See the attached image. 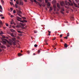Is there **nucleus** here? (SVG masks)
Segmentation results:
<instances>
[{"label": "nucleus", "mask_w": 79, "mask_h": 79, "mask_svg": "<svg viewBox=\"0 0 79 79\" xmlns=\"http://www.w3.org/2000/svg\"><path fill=\"white\" fill-rule=\"evenodd\" d=\"M16 3L17 4H19V5L20 6H22L24 5V2H23V1L21 0L20 1V2H18V0H17L16 2Z\"/></svg>", "instance_id": "obj_1"}, {"label": "nucleus", "mask_w": 79, "mask_h": 79, "mask_svg": "<svg viewBox=\"0 0 79 79\" xmlns=\"http://www.w3.org/2000/svg\"><path fill=\"white\" fill-rule=\"evenodd\" d=\"M69 2H67V1H65V4L66 5H73V3H72L71 1L69 0Z\"/></svg>", "instance_id": "obj_2"}, {"label": "nucleus", "mask_w": 79, "mask_h": 79, "mask_svg": "<svg viewBox=\"0 0 79 79\" xmlns=\"http://www.w3.org/2000/svg\"><path fill=\"white\" fill-rule=\"evenodd\" d=\"M3 40H5L6 41L7 43L9 44V45H12V41H11V40H9V41H8V40L6 39H3Z\"/></svg>", "instance_id": "obj_3"}, {"label": "nucleus", "mask_w": 79, "mask_h": 79, "mask_svg": "<svg viewBox=\"0 0 79 79\" xmlns=\"http://www.w3.org/2000/svg\"><path fill=\"white\" fill-rule=\"evenodd\" d=\"M11 42H12V45H13V44L14 45H15L16 44V38H11Z\"/></svg>", "instance_id": "obj_4"}, {"label": "nucleus", "mask_w": 79, "mask_h": 79, "mask_svg": "<svg viewBox=\"0 0 79 79\" xmlns=\"http://www.w3.org/2000/svg\"><path fill=\"white\" fill-rule=\"evenodd\" d=\"M20 24L21 25V26L18 25L16 26V27H17V28H19V27H21V26H22V27H24V24H23V23H20Z\"/></svg>", "instance_id": "obj_5"}, {"label": "nucleus", "mask_w": 79, "mask_h": 79, "mask_svg": "<svg viewBox=\"0 0 79 79\" xmlns=\"http://www.w3.org/2000/svg\"><path fill=\"white\" fill-rule=\"evenodd\" d=\"M60 4L61 6H64V2L63 1L60 2Z\"/></svg>", "instance_id": "obj_6"}, {"label": "nucleus", "mask_w": 79, "mask_h": 79, "mask_svg": "<svg viewBox=\"0 0 79 79\" xmlns=\"http://www.w3.org/2000/svg\"><path fill=\"white\" fill-rule=\"evenodd\" d=\"M53 8H54V10L55 11H56V5H53Z\"/></svg>", "instance_id": "obj_7"}, {"label": "nucleus", "mask_w": 79, "mask_h": 79, "mask_svg": "<svg viewBox=\"0 0 79 79\" xmlns=\"http://www.w3.org/2000/svg\"><path fill=\"white\" fill-rule=\"evenodd\" d=\"M73 4H74L75 6V7H76L77 8V7H78V6H77V4H76V3H74V1H73Z\"/></svg>", "instance_id": "obj_8"}, {"label": "nucleus", "mask_w": 79, "mask_h": 79, "mask_svg": "<svg viewBox=\"0 0 79 79\" xmlns=\"http://www.w3.org/2000/svg\"><path fill=\"white\" fill-rule=\"evenodd\" d=\"M17 20H18V21H20V20H21L22 19L20 17H17Z\"/></svg>", "instance_id": "obj_9"}, {"label": "nucleus", "mask_w": 79, "mask_h": 79, "mask_svg": "<svg viewBox=\"0 0 79 79\" xmlns=\"http://www.w3.org/2000/svg\"><path fill=\"white\" fill-rule=\"evenodd\" d=\"M64 11V9H62L60 11L61 12V13H62V14H64V13L63 12H62Z\"/></svg>", "instance_id": "obj_10"}, {"label": "nucleus", "mask_w": 79, "mask_h": 79, "mask_svg": "<svg viewBox=\"0 0 79 79\" xmlns=\"http://www.w3.org/2000/svg\"><path fill=\"white\" fill-rule=\"evenodd\" d=\"M57 6L58 8H60V4L57 3Z\"/></svg>", "instance_id": "obj_11"}, {"label": "nucleus", "mask_w": 79, "mask_h": 79, "mask_svg": "<svg viewBox=\"0 0 79 79\" xmlns=\"http://www.w3.org/2000/svg\"><path fill=\"white\" fill-rule=\"evenodd\" d=\"M2 43V44H6V42L5 41H4L3 40Z\"/></svg>", "instance_id": "obj_12"}, {"label": "nucleus", "mask_w": 79, "mask_h": 79, "mask_svg": "<svg viewBox=\"0 0 79 79\" xmlns=\"http://www.w3.org/2000/svg\"><path fill=\"white\" fill-rule=\"evenodd\" d=\"M10 31H11V32H15V30L13 29H11Z\"/></svg>", "instance_id": "obj_13"}, {"label": "nucleus", "mask_w": 79, "mask_h": 79, "mask_svg": "<svg viewBox=\"0 0 79 79\" xmlns=\"http://www.w3.org/2000/svg\"><path fill=\"white\" fill-rule=\"evenodd\" d=\"M10 35L12 37H15V35H14V34H13V33H11Z\"/></svg>", "instance_id": "obj_14"}, {"label": "nucleus", "mask_w": 79, "mask_h": 79, "mask_svg": "<svg viewBox=\"0 0 79 79\" xmlns=\"http://www.w3.org/2000/svg\"><path fill=\"white\" fill-rule=\"evenodd\" d=\"M3 26V23H0V27H2Z\"/></svg>", "instance_id": "obj_15"}, {"label": "nucleus", "mask_w": 79, "mask_h": 79, "mask_svg": "<svg viewBox=\"0 0 79 79\" xmlns=\"http://www.w3.org/2000/svg\"><path fill=\"white\" fill-rule=\"evenodd\" d=\"M55 3H56V1L55 0H53L52 2V4H55Z\"/></svg>", "instance_id": "obj_16"}, {"label": "nucleus", "mask_w": 79, "mask_h": 79, "mask_svg": "<svg viewBox=\"0 0 79 79\" xmlns=\"http://www.w3.org/2000/svg\"><path fill=\"white\" fill-rule=\"evenodd\" d=\"M52 10H53V9L52 8V7H50V10H49L50 12L51 11H52Z\"/></svg>", "instance_id": "obj_17"}, {"label": "nucleus", "mask_w": 79, "mask_h": 79, "mask_svg": "<svg viewBox=\"0 0 79 79\" xmlns=\"http://www.w3.org/2000/svg\"><path fill=\"white\" fill-rule=\"evenodd\" d=\"M64 46L65 47V48H67V47H68V46H67V44H65L64 45Z\"/></svg>", "instance_id": "obj_18"}, {"label": "nucleus", "mask_w": 79, "mask_h": 79, "mask_svg": "<svg viewBox=\"0 0 79 79\" xmlns=\"http://www.w3.org/2000/svg\"><path fill=\"white\" fill-rule=\"evenodd\" d=\"M47 5L48 6H50V3L49 2H48L47 3Z\"/></svg>", "instance_id": "obj_19"}, {"label": "nucleus", "mask_w": 79, "mask_h": 79, "mask_svg": "<svg viewBox=\"0 0 79 79\" xmlns=\"http://www.w3.org/2000/svg\"><path fill=\"white\" fill-rule=\"evenodd\" d=\"M48 32H49V34H48V35H50V33H51V32H50V31H48Z\"/></svg>", "instance_id": "obj_20"}, {"label": "nucleus", "mask_w": 79, "mask_h": 79, "mask_svg": "<svg viewBox=\"0 0 79 79\" xmlns=\"http://www.w3.org/2000/svg\"><path fill=\"white\" fill-rule=\"evenodd\" d=\"M37 3H38V4L40 5V6H42V5L40 4V3H39V2H37Z\"/></svg>", "instance_id": "obj_21"}, {"label": "nucleus", "mask_w": 79, "mask_h": 79, "mask_svg": "<svg viewBox=\"0 0 79 79\" xmlns=\"http://www.w3.org/2000/svg\"><path fill=\"white\" fill-rule=\"evenodd\" d=\"M1 2L2 3L3 5H4V2L3 1V0H1Z\"/></svg>", "instance_id": "obj_22"}, {"label": "nucleus", "mask_w": 79, "mask_h": 79, "mask_svg": "<svg viewBox=\"0 0 79 79\" xmlns=\"http://www.w3.org/2000/svg\"><path fill=\"white\" fill-rule=\"evenodd\" d=\"M0 9L1 10H3V8H2V6L0 5Z\"/></svg>", "instance_id": "obj_23"}, {"label": "nucleus", "mask_w": 79, "mask_h": 79, "mask_svg": "<svg viewBox=\"0 0 79 79\" xmlns=\"http://www.w3.org/2000/svg\"><path fill=\"white\" fill-rule=\"evenodd\" d=\"M18 55L19 56H22V55H23V54H22L20 53H19Z\"/></svg>", "instance_id": "obj_24"}, {"label": "nucleus", "mask_w": 79, "mask_h": 79, "mask_svg": "<svg viewBox=\"0 0 79 79\" xmlns=\"http://www.w3.org/2000/svg\"><path fill=\"white\" fill-rule=\"evenodd\" d=\"M18 13H19L20 14H21V11L20 10H19L18 11Z\"/></svg>", "instance_id": "obj_25"}, {"label": "nucleus", "mask_w": 79, "mask_h": 79, "mask_svg": "<svg viewBox=\"0 0 79 79\" xmlns=\"http://www.w3.org/2000/svg\"><path fill=\"white\" fill-rule=\"evenodd\" d=\"M45 42H46V45H48V43L46 42H47V40H45Z\"/></svg>", "instance_id": "obj_26"}, {"label": "nucleus", "mask_w": 79, "mask_h": 79, "mask_svg": "<svg viewBox=\"0 0 79 79\" xmlns=\"http://www.w3.org/2000/svg\"><path fill=\"white\" fill-rule=\"evenodd\" d=\"M2 34H3V33L2 31H1V32L0 33V35H2Z\"/></svg>", "instance_id": "obj_27"}, {"label": "nucleus", "mask_w": 79, "mask_h": 79, "mask_svg": "<svg viewBox=\"0 0 79 79\" xmlns=\"http://www.w3.org/2000/svg\"><path fill=\"white\" fill-rule=\"evenodd\" d=\"M67 37H69V33H68L67 34Z\"/></svg>", "instance_id": "obj_28"}, {"label": "nucleus", "mask_w": 79, "mask_h": 79, "mask_svg": "<svg viewBox=\"0 0 79 79\" xmlns=\"http://www.w3.org/2000/svg\"><path fill=\"white\" fill-rule=\"evenodd\" d=\"M34 47H35L36 48L37 47V45L36 44H35Z\"/></svg>", "instance_id": "obj_29"}, {"label": "nucleus", "mask_w": 79, "mask_h": 79, "mask_svg": "<svg viewBox=\"0 0 79 79\" xmlns=\"http://www.w3.org/2000/svg\"><path fill=\"white\" fill-rule=\"evenodd\" d=\"M7 47L8 48V47H10V45L9 44H6V45Z\"/></svg>", "instance_id": "obj_30"}, {"label": "nucleus", "mask_w": 79, "mask_h": 79, "mask_svg": "<svg viewBox=\"0 0 79 79\" xmlns=\"http://www.w3.org/2000/svg\"><path fill=\"white\" fill-rule=\"evenodd\" d=\"M10 4L11 5H13V3L12 2H10Z\"/></svg>", "instance_id": "obj_31"}, {"label": "nucleus", "mask_w": 79, "mask_h": 79, "mask_svg": "<svg viewBox=\"0 0 79 79\" xmlns=\"http://www.w3.org/2000/svg\"><path fill=\"white\" fill-rule=\"evenodd\" d=\"M15 6L16 8H18V5H17V4H15Z\"/></svg>", "instance_id": "obj_32"}, {"label": "nucleus", "mask_w": 79, "mask_h": 79, "mask_svg": "<svg viewBox=\"0 0 79 79\" xmlns=\"http://www.w3.org/2000/svg\"><path fill=\"white\" fill-rule=\"evenodd\" d=\"M20 22H21V23H24V20L23 21L20 20Z\"/></svg>", "instance_id": "obj_33"}, {"label": "nucleus", "mask_w": 79, "mask_h": 79, "mask_svg": "<svg viewBox=\"0 0 79 79\" xmlns=\"http://www.w3.org/2000/svg\"><path fill=\"white\" fill-rule=\"evenodd\" d=\"M27 52L28 53V54H29L30 53V51H27Z\"/></svg>", "instance_id": "obj_34"}, {"label": "nucleus", "mask_w": 79, "mask_h": 79, "mask_svg": "<svg viewBox=\"0 0 79 79\" xmlns=\"http://www.w3.org/2000/svg\"><path fill=\"white\" fill-rule=\"evenodd\" d=\"M24 20V22L25 23H27V20Z\"/></svg>", "instance_id": "obj_35"}, {"label": "nucleus", "mask_w": 79, "mask_h": 79, "mask_svg": "<svg viewBox=\"0 0 79 79\" xmlns=\"http://www.w3.org/2000/svg\"><path fill=\"white\" fill-rule=\"evenodd\" d=\"M5 24H6V26H8V23H5Z\"/></svg>", "instance_id": "obj_36"}, {"label": "nucleus", "mask_w": 79, "mask_h": 79, "mask_svg": "<svg viewBox=\"0 0 79 79\" xmlns=\"http://www.w3.org/2000/svg\"><path fill=\"white\" fill-rule=\"evenodd\" d=\"M1 19H4L5 17H1Z\"/></svg>", "instance_id": "obj_37"}, {"label": "nucleus", "mask_w": 79, "mask_h": 79, "mask_svg": "<svg viewBox=\"0 0 79 79\" xmlns=\"http://www.w3.org/2000/svg\"><path fill=\"white\" fill-rule=\"evenodd\" d=\"M2 38H3L4 39H5V38H6V37L5 36H2Z\"/></svg>", "instance_id": "obj_38"}, {"label": "nucleus", "mask_w": 79, "mask_h": 79, "mask_svg": "<svg viewBox=\"0 0 79 79\" xmlns=\"http://www.w3.org/2000/svg\"><path fill=\"white\" fill-rule=\"evenodd\" d=\"M18 32H19V33H22V32H21V31H18Z\"/></svg>", "instance_id": "obj_39"}, {"label": "nucleus", "mask_w": 79, "mask_h": 79, "mask_svg": "<svg viewBox=\"0 0 79 79\" xmlns=\"http://www.w3.org/2000/svg\"><path fill=\"white\" fill-rule=\"evenodd\" d=\"M45 2L46 3H48V0H45Z\"/></svg>", "instance_id": "obj_40"}, {"label": "nucleus", "mask_w": 79, "mask_h": 79, "mask_svg": "<svg viewBox=\"0 0 79 79\" xmlns=\"http://www.w3.org/2000/svg\"><path fill=\"white\" fill-rule=\"evenodd\" d=\"M62 36H63L62 34L60 35V37H62Z\"/></svg>", "instance_id": "obj_41"}, {"label": "nucleus", "mask_w": 79, "mask_h": 79, "mask_svg": "<svg viewBox=\"0 0 79 79\" xmlns=\"http://www.w3.org/2000/svg\"><path fill=\"white\" fill-rule=\"evenodd\" d=\"M18 15L19 16L21 17V15L20 14H18Z\"/></svg>", "instance_id": "obj_42"}, {"label": "nucleus", "mask_w": 79, "mask_h": 79, "mask_svg": "<svg viewBox=\"0 0 79 79\" xmlns=\"http://www.w3.org/2000/svg\"><path fill=\"white\" fill-rule=\"evenodd\" d=\"M34 1L35 3L36 2V3L37 4V2H37V1H36V0H34Z\"/></svg>", "instance_id": "obj_43"}, {"label": "nucleus", "mask_w": 79, "mask_h": 79, "mask_svg": "<svg viewBox=\"0 0 79 79\" xmlns=\"http://www.w3.org/2000/svg\"><path fill=\"white\" fill-rule=\"evenodd\" d=\"M55 39H56V37H54V38H53V40H55Z\"/></svg>", "instance_id": "obj_44"}, {"label": "nucleus", "mask_w": 79, "mask_h": 79, "mask_svg": "<svg viewBox=\"0 0 79 79\" xmlns=\"http://www.w3.org/2000/svg\"><path fill=\"white\" fill-rule=\"evenodd\" d=\"M38 1H40V2H42V0H37Z\"/></svg>", "instance_id": "obj_45"}, {"label": "nucleus", "mask_w": 79, "mask_h": 79, "mask_svg": "<svg viewBox=\"0 0 79 79\" xmlns=\"http://www.w3.org/2000/svg\"><path fill=\"white\" fill-rule=\"evenodd\" d=\"M13 13H16V11L14 10L13 11Z\"/></svg>", "instance_id": "obj_46"}, {"label": "nucleus", "mask_w": 79, "mask_h": 79, "mask_svg": "<svg viewBox=\"0 0 79 79\" xmlns=\"http://www.w3.org/2000/svg\"><path fill=\"white\" fill-rule=\"evenodd\" d=\"M10 10L12 11V10H13V9L11 8H10Z\"/></svg>", "instance_id": "obj_47"}, {"label": "nucleus", "mask_w": 79, "mask_h": 79, "mask_svg": "<svg viewBox=\"0 0 79 79\" xmlns=\"http://www.w3.org/2000/svg\"><path fill=\"white\" fill-rule=\"evenodd\" d=\"M64 38H65V39H67V38H68V36H66V37H64Z\"/></svg>", "instance_id": "obj_48"}, {"label": "nucleus", "mask_w": 79, "mask_h": 79, "mask_svg": "<svg viewBox=\"0 0 79 79\" xmlns=\"http://www.w3.org/2000/svg\"><path fill=\"white\" fill-rule=\"evenodd\" d=\"M40 50H38V52L39 53H40Z\"/></svg>", "instance_id": "obj_49"}, {"label": "nucleus", "mask_w": 79, "mask_h": 79, "mask_svg": "<svg viewBox=\"0 0 79 79\" xmlns=\"http://www.w3.org/2000/svg\"><path fill=\"white\" fill-rule=\"evenodd\" d=\"M23 18L24 19H26V18L25 17H23Z\"/></svg>", "instance_id": "obj_50"}, {"label": "nucleus", "mask_w": 79, "mask_h": 79, "mask_svg": "<svg viewBox=\"0 0 79 79\" xmlns=\"http://www.w3.org/2000/svg\"><path fill=\"white\" fill-rule=\"evenodd\" d=\"M10 17L11 18H13V15H11Z\"/></svg>", "instance_id": "obj_51"}, {"label": "nucleus", "mask_w": 79, "mask_h": 79, "mask_svg": "<svg viewBox=\"0 0 79 79\" xmlns=\"http://www.w3.org/2000/svg\"><path fill=\"white\" fill-rule=\"evenodd\" d=\"M0 16H3V15L2 14H1L0 15Z\"/></svg>", "instance_id": "obj_52"}, {"label": "nucleus", "mask_w": 79, "mask_h": 79, "mask_svg": "<svg viewBox=\"0 0 79 79\" xmlns=\"http://www.w3.org/2000/svg\"><path fill=\"white\" fill-rule=\"evenodd\" d=\"M12 27H13L14 28H15V27L14 26H12Z\"/></svg>", "instance_id": "obj_53"}, {"label": "nucleus", "mask_w": 79, "mask_h": 79, "mask_svg": "<svg viewBox=\"0 0 79 79\" xmlns=\"http://www.w3.org/2000/svg\"><path fill=\"white\" fill-rule=\"evenodd\" d=\"M3 29H6V27H3Z\"/></svg>", "instance_id": "obj_54"}, {"label": "nucleus", "mask_w": 79, "mask_h": 79, "mask_svg": "<svg viewBox=\"0 0 79 79\" xmlns=\"http://www.w3.org/2000/svg\"><path fill=\"white\" fill-rule=\"evenodd\" d=\"M10 24H13V22H11L10 23Z\"/></svg>", "instance_id": "obj_55"}, {"label": "nucleus", "mask_w": 79, "mask_h": 79, "mask_svg": "<svg viewBox=\"0 0 79 79\" xmlns=\"http://www.w3.org/2000/svg\"><path fill=\"white\" fill-rule=\"evenodd\" d=\"M2 11H3V10H2L1 11L0 10V12H1V13H2Z\"/></svg>", "instance_id": "obj_56"}, {"label": "nucleus", "mask_w": 79, "mask_h": 79, "mask_svg": "<svg viewBox=\"0 0 79 79\" xmlns=\"http://www.w3.org/2000/svg\"><path fill=\"white\" fill-rule=\"evenodd\" d=\"M8 14L9 15H11V14H10V13H9Z\"/></svg>", "instance_id": "obj_57"}, {"label": "nucleus", "mask_w": 79, "mask_h": 79, "mask_svg": "<svg viewBox=\"0 0 79 79\" xmlns=\"http://www.w3.org/2000/svg\"><path fill=\"white\" fill-rule=\"evenodd\" d=\"M0 23H2V22L1 21H0Z\"/></svg>", "instance_id": "obj_58"}, {"label": "nucleus", "mask_w": 79, "mask_h": 79, "mask_svg": "<svg viewBox=\"0 0 79 79\" xmlns=\"http://www.w3.org/2000/svg\"><path fill=\"white\" fill-rule=\"evenodd\" d=\"M19 35L20 36H22V34H20V35Z\"/></svg>", "instance_id": "obj_59"}, {"label": "nucleus", "mask_w": 79, "mask_h": 79, "mask_svg": "<svg viewBox=\"0 0 79 79\" xmlns=\"http://www.w3.org/2000/svg\"><path fill=\"white\" fill-rule=\"evenodd\" d=\"M63 41V40H60V42H62V41Z\"/></svg>", "instance_id": "obj_60"}, {"label": "nucleus", "mask_w": 79, "mask_h": 79, "mask_svg": "<svg viewBox=\"0 0 79 79\" xmlns=\"http://www.w3.org/2000/svg\"><path fill=\"white\" fill-rule=\"evenodd\" d=\"M17 39H19V36H18Z\"/></svg>", "instance_id": "obj_61"}, {"label": "nucleus", "mask_w": 79, "mask_h": 79, "mask_svg": "<svg viewBox=\"0 0 79 79\" xmlns=\"http://www.w3.org/2000/svg\"><path fill=\"white\" fill-rule=\"evenodd\" d=\"M6 39H8V37H6Z\"/></svg>", "instance_id": "obj_62"}, {"label": "nucleus", "mask_w": 79, "mask_h": 79, "mask_svg": "<svg viewBox=\"0 0 79 79\" xmlns=\"http://www.w3.org/2000/svg\"><path fill=\"white\" fill-rule=\"evenodd\" d=\"M11 2H13V0H10Z\"/></svg>", "instance_id": "obj_63"}, {"label": "nucleus", "mask_w": 79, "mask_h": 79, "mask_svg": "<svg viewBox=\"0 0 79 79\" xmlns=\"http://www.w3.org/2000/svg\"><path fill=\"white\" fill-rule=\"evenodd\" d=\"M0 51L1 52H2V49H0Z\"/></svg>", "instance_id": "obj_64"}]
</instances>
